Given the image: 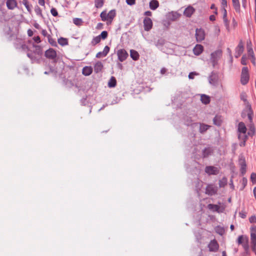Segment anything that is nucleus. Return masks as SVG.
Masks as SVG:
<instances>
[{"label": "nucleus", "instance_id": "nucleus-58", "mask_svg": "<svg viewBox=\"0 0 256 256\" xmlns=\"http://www.w3.org/2000/svg\"><path fill=\"white\" fill-rule=\"evenodd\" d=\"M241 63L243 65L246 64V58L245 56H242L241 59Z\"/></svg>", "mask_w": 256, "mask_h": 256}, {"label": "nucleus", "instance_id": "nucleus-19", "mask_svg": "<svg viewBox=\"0 0 256 256\" xmlns=\"http://www.w3.org/2000/svg\"><path fill=\"white\" fill-rule=\"evenodd\" d=\"M194 11L195 10L192 6H188L184 10V14L188 18H190Z\"/></svg>", "mask_w": 256, "mask_h": 256}, {"label": "nucleus", "instance_id": "nucleus-57", "mask_svg": "<svg viewBox=\"0 0 256 256\" xmlns=\"http://www.w3.org/2000/svg\"><path fill=\"white\" fill-rule=\"evenodd\" d=\"M33 40L37 44H39L40 42V38L39 36H34L33 38Z\"/></svg>", "mask_w": 256, "mask_h": 256}, {"label": "nucleus", "instance_id": "nucleus-20", "mask_svg": "<svg viewBox=\"0 0 256 256\" xmlns=\"http://www.w3.org/2000/svg\"><path fill=\"white\" fill-rule=\"evenodd\" d=\"M203 50H204L203 46L201 44H196L193 49L194 54L196 56L200 55L202 53Z\"/></svg>", "mask_w": 256, "mask_h": 256}, {"label": "nucleus", "instance_id": "nucleus-50", "mask_svg": "<svg viewBox=\"0 0 256 256\" xmlns=\"http://www.w3.org/2000/svg\"><path fill=\"white\" fill-rule=\"evenodd\" d=\"M250 180L253 184H256V174L252 172L250 175Z\"/></svg>", "mask_w": 256, "mask_h": 256}, {"label": "nucleus", "instance_id": "nucleus-21", "mask_svg": "<svg viewBox=\"0 0 256 256\" xmlns=\"http://www.w3.org/2000/svg\"><path fill=\"white\" fill-rule=\"evenodd\" d=\"M214 150L210 147L206 148L202 150V155L203 158L208 157L213 153Z\"/></svg>", "mask_w": 256, "mask_h": 256}, {"label": "nucleus", "instance_id": "nucleus-15", "mask_svg": "<svg viewBox=\"0 0 256 256\" xmlns=\"http://www.w3.org/2000/svg\"><path fill=\"white\" fill-rule=\"evenodd\" d=\"M184 122L186 125L188 126H192V128L198 127V123L193 122V120H192V118L188 116L184 117Z\"/></svg>", "mask_w": 256, "mask_h": 256}, {"label": "nucleus", "instance_id": "nucleus-55", "mask_svg": "<svg viewBox=\"0 0 256 256\" xmlns=\"http://www.w3.org/2000/svg\"><path fill=\"white\" fill-rule=\"evenodd\" d=\"M126 2L128 5L133 6L136 4V0H126Z\"/></svg>", "mask_w": 256, "mask_h": 256}, {"label": "nucleus", "instance_id": "nucleus-4", "mask_svg": "<svg viewBox=\"0 0 256 256\" xmlns=\"http://www.w3.org/2000/svg\"><path fill=\"white\" fill-rule=\"evenodd\" d=\"M248 70L247 67H244L242 69L240 82L242 84H246L249 80Z\"/></svg>", "mask_w": 256, "mask_h": 256}, {"label": "nucleus", "instance_id": "nucleus-30", "mask_svg": "<svg viewBox=\"0 0 256 256\" xmlns=\"http://www.w3.org/2000/svg\"><path fill=\"white\" fill-rule=\"evenodd\" d=\"M199 131L201 134L205 132L209 128L210 126L204 124H198Z\"/></svg>", "mask_w": 256, "mask_h": 256}, {"label": "nucleus", "instance_id": "nucleus-56", "mask_svg": "<svg viewBox=\"0 0 256 256\" xmlns=\"http://www.w3.org/2000/svg\"><path fill=\"white\" fill-rule=\"evenodd\" d=\"M250 222V223L256 222V216H252L249 218Z\"/></svg>", "mask_w": 256, "mask_h": 256}, {"label": "nucleus", "instance_id": "nucleus-37", "mask_svg": "<svg viewBox=\"0 0 256 256\" xmlns=\"http://www.w3.org/2000/svg\"><path fill=\"white\" fill-rule=\"evenodd\" d=\"M227 178L226 177H224L219 180V186L220 188H224L227 184Z\"/></svg>", "mask_w": 256, "mask_h": 256}, {"label": "nucleus", "instance_id": "nucleus-44", "mask_svg": "<svg viewBox=\"0 0 256 256\" xmlns=\"http://www.w3.org/2000/svg\"><path fill=\"white\" fill-rule=\"evenodd\" d=\"M100 16L102 21L104 22L108 20V14L106 13V11H103L100 14Z\"/></svg>", "mask_w": 256, "mask_h": 256}, {"label": "nucleus", "instance_id": "nucleus-59", "mask_svg": "<svg viewBox=\"0 0 256 256\" xmlns=\"http://www.w3.org/2000/svg\"><path fill=\"white\" fill-rule=\"evenodd\" d=\"M196 75V72H191L188 74V78L190 79H193L194 78V76Z\"/></svg>", "mask_w": 256, "mask_h": 256}, {"label": "nucleus", "instance_id": "nucleus-39", "mask_svg": "<svg viewBox=\"0 0 256 256\" xmlns=\"http://www.w3.org/2000/svg\"><path fill=\"white\" fill-rule=\"evenodd\" d=\"M216 232L220 236H222L224 233V230L223 228L218 226L215 228Z\"/></svg>", "mask_w": 256, "mask_h": 256}, {"label": "nucleus", "instance_id": "nucleus-48", "mask_svg": "<svg viewBox=\"0 0 256 256\" xmlns=\"http://www.w3.org/2000/svg\"><path fill=\"white\" fill-rule=\"evenodd\" d=\"M34 12L38 16H39L42 17V10L38 6H35Z\"/></svg>", "mask_w": 256, "mask_h": 256}, {"label": "nucleus", "instance_id": "nucleus-16", "mask_svg": "<svg viewBox=\"0 0 256 256\" xmlns=\"http://www.w3.org/2000/svg\"><path fill=\"white\" fill-rule=\"evenodd\" d=\"M110 47L108 46H105L102 52H100L96 54V58H100L105 57L107 56L110 51Z\"/></svg>", "mask_w": 256, "mask_h": 256}, {"label": "nucleus", "instance_id": "nucleus-60", "mask_svg": "<svg viewBox=\"0 0 256 256\" xmlns=\"http://www.w3.org/2000/svg\"><path fill=\"white\" fill-rule=\"evenodd\" d=\"M210 8L212 10H215L214 12V14H217V9L214 5V4H212L210 6Z\"/></svg>", "mask_w": 256, "mask_h": 256}, {"label": "nucleus", "instance_id": "nucleus-27", "mask_svg": "<svg viewBox=\"0 0 256 256\" xmlns=\"http://www.w3.org/2000/svg\"><path fill=\"white\" fill-rule=\"evenodd\" d=\"M92 72V68L90 66H84L82 68V74L84 76H90Z\"/></svg>", "mask_w": 256, "mask_h": 256}, {"label": "nucleus", "instance_id": "nucleus-36", "mask_svg": "<svg viewBox=\"0 0 256 256\" xmlns=\"http://www.w3.org/2000/svg\"><path fill=\"white\" fill-rule=\"evenodd\" d=\"M201 101L204 104H208L210 102V97L206 94H202L201 96Z\"/></svg>", "mask_w": 256, "mask_h": 256}, {"label": "nucleus", "instance_id": "nucleus-8", "mask_svg": "<svg viewBox=\"0 0 256 256\" xmlns=\"http://www.w3.org/2000/svg\"><path fill=\"white\" fill-rule=\"evenodd\" d=\"M208 208L213 212L218 213L222 212L224 210V207H220L218 205L214 204H208L207 206Z\"/></svg>", "mask_w": 256, "mask_h": 256}, {"label": "nucleus", "instance_id": "nucleus-53", "mask_svg": "<svg viewBox=\"0 0 256 256\" xmlns=\"http://www.w3.org/2000/svg\"><path fill=\"white\" fill-rule=\"evenodd\" d=\"M50 12L54 16H56L58 15V12L54 8H52L50 10Z\"/></svg>", "mask_w": 256, "mask_h": 256}, {"label": "nucleus", "instance_id": "nucleus-25", "mask_svg": "<svg viewBox=\"0 0 256 256\" xmlns=\"http://www.w3.org/2000/svg\"><path fill=\"white\" fill-rule=\"evenodd\" d=\"M103 68V64L102 62L98 61L94 66V70L96 73L100 72Z\"/></svg>", "mask_w": 256, "mask_h": 256}, {"label": "nucleus", "instance_id": "nucleus-7", "mask_svg": "<svg viewBox=\"0 0 256 256\" xmlns=\"http://www.w3.org/2000/svg\"><path fill=\"white\" fill-rule=\"evenodd\" d=\"M56 52L52 48H50L46 50L44 53V56L48 59L54 60L56 57Z\"/></svg>", "mask_w": 256, "mask_h": 256}, {"label": "nucleus", "instance_id": "nucleus-51", "mask_svg": "<svg viewBox=\"0 0 256 256\" xmlns=\"http://www.w3.org/2000/svg\"><path fill=\"white\" fill-rule=\"evenodd\" d=\"M22 4L24 5V6H26V8L27 9V10L28 12H30V7L29 6L28 2V0H22Z\"/></svg>", "mask_w": 256, "mask_h": 256}, {"label": "nucleus", "instance_id": "nucleus-42", "mask_svg": "<svg viewBox=\"0 0 256 256\" xmlns=\"http://www.w3.org/2000/svg\"><path fill=\"white\" fill-rule=\"evenodd\" d=\"M246 165L245 162H243L241 164L240 172L242 174V175H244L246 174Z\"/></svg>", "mask_w": 256, "mask_h": 256}, {"label": "nucleus", "instance_id": "nucleus-12", "mask_svg": "<svg viewBox=\"0 0 256 256\" xmlns=\"http://www.w3.org/2000/svg\"><path fill=\"white\" fill-rule=\"evenodd\" d=\"M205 172L208 174L216 175L218 174L219 170L216 167L214 166H207L205 168Z\"/></svg>", "mask_w": 256, "mask_h": 256}, {"label": "nucleus", "instance_id": "nucleus-43", "mask_svg": "<svg viewBox=\"0 0 256 256\" xmlns=\"http://www.w3.org/2000/svg\"><path fill=\"white\" fill-rule=\"evenodd\" d=\"M226 10H224V11L223 20L226 26L228 28V22L226 18Z\"/></svg>", "mask_w": 256, "mask_h": 256}, {"label": "nucleus", "instance_id": "nucleus-46", "mask_svg": "<svg viewBox=\"0 0 256 256\" xmlns=\"http://www.w3.org/2000/svg\"><path fill=\"white\" fill-rule=\"evenodd\" d=\"M73 22L76 26H80L82 23V20L80 18H74Z\"/></svg>", "mask_w": 256, "mask_h": 256}, {"label": "nucleus", "instance_id": "nucleus-3", "mask_svg": "<svg viewBox=\"0 0 256 256\" xmlns=\"http://www.w3.org/2000/svg\"><path fill=\"white\" fill-rule=\"evenodd\" d=\"M222 56V51L217 50L211 54L210 62L214 67L217 64L218 60Z\"/></svg>", "mask_w": 256, "mask_h": 256}, {"label": "nucleus", "instance_id": "nucleus-62", "mask_svg": "<svg viewBox=\"0 0 256 256\" xmlns=\"http://www.w3.org/2000/svg\"><path fill=\"white\" fill-rule=\"evenodd\" d=\"M42 34L44 36H48V32H47V31L46 30H42Z\"/></svg>", "mask_w": 256, "mask_h": 256}, {"label": "nucleus", "instance_id": "nucleus-28", "mask_svg": "<svg viewBox=\"0 0 256 256\" xmlns=\"http://www.w3.org/2000/svg\"><path fill=\"white\" fill-rule=\"evenodd\" d=\"M130 56L134 60H138L140 58V55L138 52L134 50H130Z\"/></svg>", "mask_w": 256, "mask_h": 256}, {"label": "nucleus", "instance_id": "nucleus-31", "mask_svg": "<svg viewBox=\"0 0 256 256\" xmlns=\"http://www.w3.org/2000/svg\"><path fill=\"white\" fill-rule=\"evenodd\" d=\"M247 49H248V55L252 58H254V54L252 50V48L251 46V42H250V44H247Z\"/></svg>", "mask_w": 256, "mask_h": 256}, {"label": "nucleus", "instance_id": "nucleus-41", "mask_svg": "<svg viewBox=\"0 0 256 256\" xmlns=\"http://www.w3.org/2000/svg\"><path fill=\"white\" fill-rule=\"evenodd\" d=\"M48 41L49 43L54 46H57V43L54 39L52 38L50 35L48 36Z\"/></svg>", "mask_w": 256, "mask_h": 256}, {"label": "nucleus", "instance_id": "nucleus-34", "mask_svg": "<svg viewBox=\"0 0 256 256\" xmlns=\"http://www.w3.org/2000/svg\"><path fill=\"white\" fill-rule=\"evenodd\" d=\"M233 6L237 12H240V4L238 0H232Z\"/></svg>", "mask_w": 256, "mask_h": 256}, {"label": "nucleus", "instance_id": "nucleus-52", "mask_svg": "<svg viewBox=\"0 0 256 256\" xmlns=\"http://www.w3.org/2000/svg\"><path fill=\"white\" fill-rule=\"evenodd\" d=\"M221 6L222 8L224 10H224H226V8L227 7L226 0H222Z\"/></svg>", "mask_w": 256, "mask_h": 256}, {"label": "nucleus", "instance_id": "nucleus-24", "mask_svg": "<svg viewBox=\"0 0 256 256\" xmlns=\"http://www.w3.org/2000/svg\"><path fill=\"white\" fill-rule=\"evenodd\" d=\"M250 240L252 244H256V230L254 228L251 230Z\"/></svg>", "mask_w": 256, "mask_h": 256}, {"label": "nucleus", "instance_id": "nucleus-61", "mask_svg": "<svg viewBox=\"0 0 256 256\" xmlns=\"http://www.w3.org/2000/svg\"><path fill=\"white\" fill-rule=\"evenodd\" d=\"M144 14L146 16H152V13L150 11L148 10L144 12Z\"/></svg>", "mask_w": 256, "mask_h": 256}, {"label": "nucleus", "instance_id": "nucleus-5", "mask_svg": "<svg viewBox=\"0 0 256 256\" xmlns=\"http://www.w3.org/2000/svg\"><path fill=\"white\" fill-rule=\"evenodd\" d=\"M195 35L196 40L198 42H201L204 40L205 32L202 28H196Z\"/></svg>", "mask_w": 256, "mask_h": 256}, {"label": "nucleus", "instance_id": "nucleus-49", "mask_svg": "<svg viewBox=\"0 0 256 256\" xmlns=\"http://www.w3.org/2000/svg\"><path fill=\"white\" fill-rule=\"evenodd\" d=\"M108 32L106 31H103L101 34L98 35L100 39L105 40L108 37Z\"/></svg>", "mask_w": 256, "mask_h": 256}, {"label": "nucleus", "instance_id": "nucleus-13", "mask_svg": "<svg viewBox=\"0 0 256 256\" xmlns=\"http://www.w3.org/2000/svg\"><path fill=\"white\" fill-rule=\"evenodd\" d=\"M180 14L176 12H168L166 17L168 20L171 21H176L180 17Z\"/></svg>", "mask_w": 256, "mask_h": 256}, {"label": "nucleus", "instance_id": "nucleus-33", "mask_svg": "<svg viewBox=\"0 0 256 256\" xmlns=\"http://www.w3.org/2000/svg\"><path fill=\"white\" fill-rule=\"evenodd\" d=\"M116 10H111L108 14V20L112 22L116 16Z\"/></svg>", "mask_w": 256, "mask_h": 256}, {"label": "nucleus", "instance_id": "nucleus-47", "mask_svg": "<svg viewBox=\"0 0 256 256\" xmlns=\"http://www.w3.org/2000/svg\"><path fill=\"white\" fill-rule=\"evenodd\" d=\"M238 138L240 140H247L248 136L246 134H239Z\"/></svg>", "mask_w": 256, "mask_h": 256}, {"label": "nucleus", "instance_id": "nucleus-64", "mask_svg": "<svg viewBox=\"0 0 256 256\" xmlns=\"http://www.w3.org/2000/svg\"><path fill=\"white\" fill-rule=\"evenodd\" d=\"M166 68H163L160 70V73L162 74H164L166 72Z\"/></svg>", "mask_w": 256, "mask_h": 256}, {"label": "nucleus", "instance_id": "nucleus-23", "mask_svg": "<svg viewBox=\"0 0 256 256\" xmlns=\"http://www.w3.org/2000/svg\"><path fill=\"white\" fill-rule=\"evenodd\" d=\"M246 128L244 122H239L238 124V132H239V134H246Z\"/></svg>", "mask_w": 256, "mask_h": 256}, {"label": "nucleus", "instance_id": "nucleus-32", "mask_svg": "<svg viewBox=\"0 0 256 256\" xmlns=\"http://www.w3.org/2000/svg\"><path fill=\"white\" fill-rule=\"evenodd\" d=\"M58 42L62 46H66L68 44V39L62 37L58 39Z\"/></svg>", "mask_w": 256, "mask_h": 256}, {"label": "nucleus", "instance_id": "nucleus-11", "mask_svg": "<svg viewBox=\"0 0 256 256\" xmlns=\"http://www.w3.org/2000/svg\"><path fill=\"white\" fill-rule=\"evenodd\" d=\"M152 20L148 17H146L144 20V27L146 31H149L152 27Z\"/></svg>", "mask_w": 256, "mask_h": 256}, {"label": "nucleus", "instance_id": "nucleus-63", "mask_svg": "<svg viewBox=\"0 0 256 256\" xmlns=\"http://www.w3.org/2000/svg\"><path fill=\"white\" fill-rule=\"evenodd\" d=\"M38 4L40 5V6H44V0H38Z\"/></svg>", "mask_w": 256, "mask_h": 256}, {"label": "nucleus", "instance_id": "nucleus-10", "mask_svg": "<svg viewBox=\"0 0 256 256\" xmlns=\"http://www.w3.org/2000/svg\"><path fill=\"white\" fill-rule=\"evenodd\" d=\"M218 80V76L217 72H212L208 76V82L210 84L212 85H216Z\"/></svg>", "mask_w": 256, "mask_h": 256}, {"label": "nucleus", "instance_id": "nucleus-45", "mask_svg": "<svg viewBox=\"0 0 256 256\" xmlns=\"http://www.w3.org/2000/svg\"><path fill=\"white\" fill-rule=\"evenodd\" d=\"M164 44V40L162 39H160L158 40L155 44L157 48H160V47L163 46Z\"/></svg>", "mask_w": 256, "mask_h": 256}, {"label": "nucleus", "instance_id": "nucleus-17", "mask_svg": "<svg viewBox=\"0 0 256 256\" xmlns=\"http://www.w3.org/2000/svg\"><path fill=\"white\" fill-rule=\"evenodd\" d=\"M208 246L210 252H216L218 248V244L215 240H211Z\"/></svg>", "mask_w": 256, "mask_h": 256}, {"label": "nucleus", "instance_id": "nucleus-29", "mask_svg": "<svg viewBox=\"0 0 256 256\" xmlns=\"http://www.w3.org/2000/svg\"><path fill=\"white\" fill-rule=\"evenodd\" d=\"M213 122L215 125L220 126L222 122V116L219 115H216L213 119Z\"/></svg>", "mask_w": 256, "mask_h": 256}, {"label": "nucleus", "instance_id": "nucleus-40", "mask_svg": "<svg viewBox=\"0 0 256 256\" xmlns=\"http://www.w3.org/2000/svg\"><path fill=\"white\" fill-rule=\"evenodd\" d=\"M101 40V39L100 38V36H96V37H94L92 42H91V44L92 46H95L96 44H98Z\"/></svg>", "mask_w": 256, "mask_h": 256}, {"label": "nucleus", "instance_id": "nucleus-26", "mask_svg": "<svg viewBox=\"0 0 256 256\" xmlns=\"http://www.w3.org/2000/svg\"><path fill=\"white\" fill-rule=\"evenodd\" d=\"M150 8L152 10H156L159 6L158 2L157 0H152L149 4Z\"/></svg>", "mask_w": 256, "mask_h": 256}, {"label": "nucleus", "instance_id": "nucleus-38", "mask_svg": "<svg viewBox=\"0 0 256 256\" xmlns=\"http://www.w3.org/2000/svg\"><path fill=\"white\" fill-rule=\"evenodd\" d=\"M116 78L114 77H112L108 83V86L110 88H114L116 86Z\"/></svg>", "mask_w": 256, "mask_h": 256}, {"label": "nucleus", "instance_id": "nucleus-22", "mask_svg": "<svg viewBox=\"0 0 256 256\" xmlns=\"http://www.w3.org/2000/svg\"><path fill=\"white\" fill-rule=\"evenodd\" d=\"M6 4L9 10H14L17 6V2L15 0H8Z\"/></svg>", "mask_w": 256, "mask_h": 256}, {"label": "nucleus", "instance_id": "nucleus-54", "mask_svg": "<svg viewBox=\"0 0 256 256\" xmlns=\"http://www.w3.org/2000/svg\"><path fill=\"white\" fill-rule=\"evenodd\" d=\"M240 99L245 102H247L246 96L244 93H242L240 94Z\"/></svg>", "mask_w": 256, "mask_h": 256}, {"label": "nucleus", "instance_id": "nucleus-9", "mask_svg": "<svg viewBox=\"0 0 256 256\" xmlns=\"http://www.w3.org/2000/svg\"><path fill=\"white\" fill-rule=\"evenodd\" d=\"M117 55L118 60L122 62L125 60L128 56V54L124 49H120L118 50Z\"/></svg>", "mask_w": 256, "mask_h": 256}, {"label": "nucleus", "instance_id": "nucleus-1", "mask_svg": "<svg viewBox=\"0 0 256 256\" xmlns=\"http://www.w3.org/2000/svg\"><path fill=\"white\" fill-rule=\"evenodd\" d=\"M32 47L34 48L33 52H28L27 56L31 60L32 63H39L43 54L42 47L34 44H32Z\"/></svg>", "mask_w": 256, "mask_h": 256}, {"label": "nucleus", "instance_id": "nucleus-6", "mask_svg": "<svg viewBox=\"0 0 256 256\" xmlns=\"http://www.w3.org/2000/svg\"><path fill=\"white\" fill-rule=\"evenodd\" d=\"M218 191L217 186L212 184H208L206 188V194L209 196L215 194Z\"/></svg>", "mask_w": 256, "mask_h": 256}, {"label": "nucleus", "instance_id": "nucleus-2", "mask_svg": "<svg viewBox=\"0 0 256 256\" xmlns=\"http://www.w3.org/2000/svg\"><path fill=\"white\" fill-rule=\"evenodd\" d=\"M237 242L238 244H242L246 252L249 251L248 238L246 236H240L238 237Z\"/></svg>", "mask_w": 256, "mask_h": 256}, {"label": "nucleus", "instance_id": "nucleus-18", "mask_svg": "<svg viewBox=\"0 0 256 256\" xmlns=\"http://www.w3.org/2000/svg\"><path fill=\"white\" fill-rule=\"evenodd\" d=\"M244 46L242 41H240L236 48L235 57L238 58L244 52Z\"/></svg>", "mask_w": 256, "mask_h": 256}, {"label": "nucleus", "instance_id": "nucleus-35", "mask_svg": "<svg viewBox=\"0 0 256 256\" xmlns=\"http://www.w3.org/2000/svg\"><path fill=\"white\" fill-rule=\"evenodd\" d=\"M104 0H94V6L96 8H99L103 6Z\"/></svg>", "mask_w": 256, "mask_h": 256}, {"label": "nucleus", "instance_id": "nucleus-14", "mask_svg": "<svg viewBox=\"0 0 256 256\" xmlns=\"http://www.w3.org/2000/svg\"><path fill=\"white\" fill-rule=\"evenodd\" d=\"M14 46L17 50L21 52H29L28 51L30 50L28 46L24 42H20V44H15Z\"/></svg>", "mask_w": 256, "mask_h": 256}]
</instances>
